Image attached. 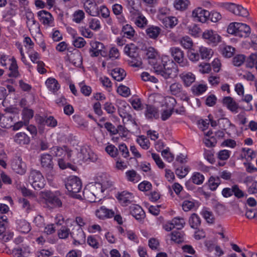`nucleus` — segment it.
<instances>
[{
    "mask_svg": "<svg viewBox=\"0 0 257 257\" xmlns=\"http://www.w3.org/2000/svg\"><path fill=\"white\" fill-rule=\"evenodd\" d=\"M151 65L155 72L165 79L173 78L177 74L178 69L176 65L168 55H162L160 62Z\"/></svg>",
    "mask_w": 257,
    "mask_h": 257,
    "instance_id": "f257e3e1",
    "label": "nucleus"
},
{
    "mask_svg": "<svg viewBox=\"0 0 257 257\" xmlns=\"http://www.w3.org/2000/svg\"><path fill=\"white\" fill-rule=\"evenodd\" d=\"M112 185V182L107 180H103L101 182L90 183L87 185L84 193L91 201H94L95 198L99 199L103 197L104 191L110 189Z\"/></svg>",
    "mask_w": 257,
    "mask_h": 257,
    "instance_id": "f03ea898",
    "label": "nucleus"
},
{
    "mask_svg": "<svg viewBox=\"0 0 257 257\" xmlns=\"http://www.w3.org/2000/svg\"><path fill=\"white\" fill-rule=\"evenodd\" d=\"M59 195V192L56 191H41L39 193V201L49 207H59L61 206L62 202L58 197Z\"/></svg>",
    "mask_w": 257,
    "mask_h": 257,
    "instance_id": "7ed1b4c3",
    "label": "nucleus"
},
{
    "mask_svg": "<svg viewBox=\"0 0 257 257\" xmlns=\"http://www.w3.org/2000/svg\"><path fill=\"white\" fill-rule=\"evenodd\" d=\"M118 111L119 116L122 118L124 123L131 122L136 124L135 121L128 111L131 109L128 104L125 100H119L117 102Z\"/></svg>",
    "mask_w": 257,
    "mask_h": 257,
    "instance_id": "20e7f679",
    "label": "nucleus"
},
{
    "mask_svg": "<svg viewBox=\"0 0 257 257\" xmlns=\"http://www.w3.org/2000/svg\"><path fill=\"white\" fill-rule=\"evenodd\" d=\"M29 181L35 190H40L44 187L46 181L41 173L37 170H32L29 176Z\"/></svg>",
    "mask_w": 257,
    "mask_h": 257,
    "instance_id": "39448f33",
    "label": "nucleus"
},
{
    "mask_svg": "<svg viewBox=\"0 0 257 257\" xmlns=\"http://www.w3.org/2000/svg\"><path fill=\"white\" fill-rule=\"evenodd\" d=\"M90 46L89 51L91 57H95L101 55L103 57H107V49L103 43L96 41H91L90 42Z\"/></svg>",
    "mask_w": 257,
    "mask_h": 257,
    "instance_id": "423d86ee",
    "label": "nucleus"
},
{
    "mask_svg": "<svg viewBox=\"0 0 257 257\" xmlns=\"http://www.w3.org/2000/svg\"><path fill=\"white\" fill-rule=\"evenodd\" d=\"M174 61L181 67L189 66L188 60L185 58L184 53L182 49L178 47H171L169 51Z\"/></svg>",
    "mask_w": 257,
    "mask_h": 257,
    "instance_id": "0eeeda50",
    "label": "nucleus"
},
{
    "mask_svg": "<svg viewBox=\"0 0 257 257\" xmlns=\"http://www.w3.org/2000/svg\"><path fill=\"white\" fill-rule=\"evenodd\" d=\"M65 186L72 195L79 192L82 188L81 180L76 176H71L68 178Z\"/></svg>",
    "mask_w": 257,
    "mask_h": 257,
    "instance_id": "6e6552de",
    "label": "nucleus"
},
{
    "mask_svg": "<svg viewBox=\"0 0 257 257\" xmlns=\"http://www.w3.org/2000/svg\"><path fill=\"white\" fill-rule=\"evenodd\" d=\"M203 38L206 43L212 46H216L221 40V36L217 32L212 30H206L202 34Z\"/></svg>",
    "mask_w": 257,
    "mask_h": 257,
    "instance_id": "1a4fd4ad",
    "label": "nucleus"
},
{
    "mask_svg": "<svg viewBox=\"0 0 257 257\" xmlns=\"http://www.w3.org/2000/svg\"><path fill=\"white\" fill-rule=\"evenodd\" d=\"M26 17L27 25L32 35L36 33L41 36L39 25L35 20L34 14L31 11L28 10L26 12Z\"/></svg>",
    "mask_w": 257,
    "mask_h": 257,
    "instance_id": "9d476101",
    "label": "nucleus"
},
{
    "mask_svg": "<svg viewBox=\"0 0 257 257\" xmlns=\"http://www.w3.org/2000/svg\"><path fill=\"white\" fill-rule=\"evenodd\" d=\"M223 7L235 15L246 17L248 16V12L247 9L242 7L241 5H236L233 3H224Z\"/></svg>",
    "mask_w": 257,
    "mask_h": 257,
    "instance_id": "9b49d317",
    "label": "nucleus"
},
{
    "mask_svg": "<svg viewBox=\"0 0 257 257\" xmlns=\"http://www.w3.org/2000/svg\"><path fill=\"white\" fill-rule=\"evenodd\" d=\"M210 12L201 7L195 8L192 11V18L194 21L205 23L209 17Z\"/></svg>",
    "mask_w": 257,
    "mask_h": 257,
    "instance_id": "f8f14e48",
    "label": "nucleus"
},
{
    "mask_svg": "<svg viewBox=\"0 0 257 257\" xmlns=\"http://www.w3.org/2000/svg\"><path fill=\"white\" fill-rule=\"evenodd\" d=\"M37 17L40 22L45 26H54V19L52 14L45 10H41L37 13Z\"/></svg>",
    "mask_w": 257,
    "mask_h": 257,
    "instance_id": "ddd939ff",
    "label": "nucleus"
},
{
    "mask_svg": "<svg viewBox=\"0 0 257 257\" xmlns=\"http://www.w3.org/2000/svg\"><path fill=\"white\" fill-rule=\"evenodd\" d=\"M116 198L120 204L123 206H126L133 202L135 196L130 192L123 191L118 193L116 195Z\"/></svg>",
    "mask_w": 257,
    "mask_h": 257,
    "instance_id": "4468645a",
    "label": "nucleus"
},
{
    "mask_svg": "<svg viewBox=\"0 0 257 257\" xmlns=\"http://www.w3.org/2000/svg\"><path fill=\"white\" fill-rule=\"evenodd\" d=\"M78 156L80 160L83 162H94L97 159V155L87 147L81 148Z\"/></svg>",
    "mask_w": 257,
    "mask_h": 257,
    "instance_id": "2eb2a0df",
    "label": "nucleus"
},
{
    "mask_svg": "<svg viewBox=\"0 0 257 257\" xmlns=\"http://www.w3.org/2000/svg\"><path fill=\"white\" fill-rule=\"evenodd\" d=\"M11 167L16 173L23 175L27 171V165L20 157L14 159L11 163Z\"/></svg>",
    "mask_w": 257,
    "mask_h": 257,
    "instance_id": "dca6fc26",
    "label": "nucleus"
},
{
    "mask_svg": "<svg viewBox=\"0 0 257 257\" xmlns=\"http://www.w3.org/2000/svg\"><path fill=\"white\" fill-rule=\"evenodd\" d=\"M50 152L52 155L56 157L70 159L72 156V151L66 146L63 147H54L51 149Z\"/></svg>",
    "mask_w": 257,
    "mask_h": 257,
    "instance_id": "f3484780",
    "label": "nucleus"
},
{
    "mask_svg": "<svg viewBox=\"0 0 257 257\" xmlns=\"http://www.w3.org/2000/svg\"><path fill=\"white\" fill-rule=\"evenodd\" d=\"M83 8L86 13L92 17L99 16L98 7L92 0H85L83 3Z\"/></svg>",
    "mask_w": 257,
    "mask_h": 257,
    "instance_id": "a211bd4d",
    "label": "nucleus"
},
{
    "mask_svg": "<svg viewBox=\"0 0 257 257\" xmlns=\"http://www.w3.org/2000/svg\"><path fill=\"white\" fill-rule=\"evenodd\" d=\"M72 236L73 238V243L76 246L83 244L86 241V235L82 229L78 227L75 231L72 232Z\"/></svg>",
    "mask_w": 257,
    "mask_h": 257,
    "instance_id": "6ab92c4d",
    "label": "nucleus"
},
{
    "mask_svg": "<svg viewBox=\"0 0 257 257\" xmlns=\"http://www.w3.org/2000/svg\"><path fill=\"white\" fill-rule=\"evenodd\" d=\"M179 77L185 87L190 86L196 80L195 75L189 71L183 72L179 75Z\"/></svg>",
    "mask_w": 257,
    "mask_h": 257,
    "instance_id": "aec40b11",
    "label": "nucleus"
},
{
    "mask_svg": "<svg viewBox=\"0 0 257 257\" xmlns=\"http://www.w3.org/2000/svg\"><path fill=\"white\" fill-rule=\"evenodd\" d=\"M95 214L99 219L103 220L113 217L114 212L112 210L107 209L104 206H101L96 210Z\"/></svg>",
    "mask_w": 257,
    "mask_h": 257,
    "instance_id": "412c9836",
    "label": "nucleus"
},
{
    "mask_svg": "<svg viewBox=\"0 0 257 257\" xmlns=\"http://www.w3.org/2000/svg\"><path fill=\"white\" fill-rule=\"evenodd\" d=\"M155 101L158 102H163V101H164L167 108L171 110L173 109L176 103L174 98L170 96L164 97L161 95L158 94L155 95Z\"/></svg>",
    "mask_w": 257,
    "mask_h": 257,
    "instance_id": "4be33fe9",
    "label": "nucleus"
},
{
    "mask_svg": "<svg viewBox=\"0 0 257 257\" xmlns=\"http://www.w3.org/2000/svg\"><path fill=\"white\" fill-rule=\"evenodd\" d=\"M220 127L228 134H231L236 131L235 125L227 118H223L219 120Z\"/></svg>",
    "mask_w": 257,
    "mask_h": 257,
    "instance_id": "5701e85b",
    "label": "nucleus"
},
{
    "mask_svg": "<svg viewBox=\"0 0 257 257\" xmlns=\"http://www.w3.org/2000/svg\"><path fill=\"white\" fill-rule=\"evenodd\" d=\"M13 253L16 257H27L31 253V248L29 245L23 244L21 246L14 249Z\"/></svg>",
    "mask_w": 257,
    "mask_h": 257,
    "instance_id": "b1692460",
    "label": "nucleus"
},
{
    "mask_svg": "<svg viewBox=\"0 0 257 257\" xmlns=\"http://www.w3.org/2000/svg\"><path fill=\"white\" fill-rule=\"evenodd\" d=\"M45 85L48 90L52 93H56L60 88V85L54 78L49 77L45 81Z\"/></svg>",
    "mask_w": 257,
    "mask_h": 257,
    "instance_id": "393cba45",
    "label": "nucleus"
},
{
    "mask_svg": "<svg viewBox=\"0 0 257 257\" xmlns=\"http://www.w3.org/2000/svg\"><path fill=\"white\" fill-rule=\"evenodd\" d=\"M247 186V192L250 194L257 193V181L253 177L248 176L245 178L244 181Z\"/></svg>",
    "mask_w": 257,
    "mask_h": 257,
    "instance_id": "a878e982",
    "label": "nucleus"
},
{
    "mask_svg": "<svg viewBox=\"0 0 257 257\" xmlns=\"http://www.w3.org/2000/svg\"><path fill=\"white\" fill-rule=\"evenodd\" d=\"M223 104L230 111L237 112L238 108V104L232 98L229 96L225 97L223 99Z\"/></svg>",
    "mask_w": 257,
    "mask_h": 257,
    "instance_id": "bb28decb",
    "label": "nucleus"
},
{
    "mask_svg": "<svg viewBox=\"0 0 257 257\" xmlns=\"http://www.w3.org/2000/svg\"><path fill=\"white\" fill-rule=\"evenodd\" d=\"M125 179L127 181L137 183L141 179V176L135 170H127L125 173Z\"/></svg>",
    "mask_w": 257,
    "mask_h": 257,
    "instance_id": "cd10ccee",
    "label": "nucleus"
},
{
    "mask_svg": "<svg viewBox=\"0 0 257 257\" xmlns=\"http://www.w3.org/2000/svg\"><path fill=\"white\" fill-rule=\"evenodd\" d=\"M14 139L15 143L21 145L29 144L30 142V137L23 132L16 134Z\"/></svg>",
    "mask_w": 257,
    "mask_h": 257,
    "instance_id": "c85d7f7f",
    "label": "nucleus"
},
{
    "mask_svg": "<svg viewBox=\"0 0 257 257\" xmlns=\"http://www.w3.org/2000/svg\"><path fill=\"white\" fill-rule=\"evenodd\" d=\"M160 21L166 28L172 29L178 24V20L175 17H160Z\"/></svg>",
    "mask_w": 257,
    "mask_h": 257,
    "instance_id": "c756f323",
    "label": "nucleus"
},
{
    "mask_svg": "<svg viewBox=\"0 0 257 257\" xmlns=\"http://www.w3.org/2000/svg\"><path fill=\"white\" fill-rule=\"evenodd\" d=\"M198 51L202 59L209 60L214 54V51L212 49L203 46L199 47Z\"/></svg>",
    "mask_w": 257,
    "mask_h": 257,
    "instance_id": "7c9ffc66",
    "label": "nucleus"
},
{
    "mask_svg": "<svg viewBox=\"0 0 257 257\" xmlns=\"http://www.w3.org/2000/svg\"><path fill=\"white\" fill-rule=\"evenodd\" d=\"M238 31L237 32L236 36L239 37H246L250 33V27L245 24L239 23Z\"/></svg>",
    "mask_w": 257,
    "mask_h": 257,
    "instance_id": "2f4dec72",
    "label": "nucleus"
},
{
    "mask_svg": "<svg viewBox=\"0 0 257 257\" xmlns=\"http://www.w3.org/2000/svg\"><path fill=\"white\" fill-rule=\"evenodd\" d=\"M16 223L17 230L22 233H27L31 230L30 223L25 220H17Z\"/></svg>",
    "mask_w": 257,
    "mask_h": 257,
    "instance_id": "473e14b6",
    "label": "nucleus"
},
{
    "mask_svg": "<svg viewBox=\"0 0 257 257\" xmlns=\"http://www.w3.org/2000/svg\"><path fill=\"white\" fill-rule=\"evenodd\" d=\"M130 209L131 213L136 219L139 220L144 217V212L140 206L137 204H133V205L131 207Z\"/></svg>",
    "mask_w": 257,
    "mask_h": 257,
    "instance_id": "72a5a7b5",
    "label": "nucleus"
},
{
    "mask_svg": "<svg viewBox=\"0 0 257 257\" xmlns=\"http://www.w3.org/2000/svg\"><path fill=\"white\" fill-rule=\"evenodd\" d=\"M241 155L247 161H251L256 157V152L250 148H243L241 150Z\"/></svg>",
    "mask_w": 257,
    "mask_h": 257,
    "instance_id": "f704fd0d",
    "label": "nucleus"
},
{
    "mask_svg": "<svg viewBox=\"0 0 257 257\" xmlns=\"http://www.w3.org/2000/svg\"><path fill=\"white\" fill-rule=\"evenodd\" d=\"M10 64L9 67L11 72L9 74L10 76L16 77L18 76L19 72L18 71V65L16 59L14 57H12L9 59L8 64Z\"/></svg>",
    "mask_w": 257,
    "mask_h": 257,
    "instance_id": "c9c22d12",
    "label": "nucleus"
},
{
    "mask_svg": "<svg viewBox=\"0 0 257 257\" xmlns=\"http://www.w3.org/2000/svg\"><path fill=\"white\" fill-rule=\"evenodd\" d=\"M137 50L138 48L135 44L130 43L125 46L123 52L127 56L131 58H134L137 55Z\"/></svg>",
    "mask_w": 257,
    "mask_h": 257,
    "instance_id": "e433bc0d",
    "label": "nucleus"
},
{
    "mask_svg": "<svg viewBox=\"0 0 257 257\" xmlns=\"http://www.w3.org/2000/svg\"><path fill=\"white\" fill-rule=\"evenodd\" d=\"M161 32V29L157 26H149L146 30L147 35L153 39H156Z\"/></svg>",
    "mask_w": 257,
    "mask_h": 257,
    "instance_id": "4c0bfd02",
    "label": "nucleus"
},
{
    "mask_svg": "<svg viewBox=\"0 0 257 257\" xmlns=\"http://www.w3.org/2000/svg\"><path fill=\"white\" fill-rule=\"evenodd\" d=\"M111 75L112 77L117 81H122L126 76V73L123 69L116 68L112 70Z\"/></svg>",
    "mask_w": 257,
    "mask_h": 257,
    "instance_id": "58836bf2",
    "label": "nucleus"
},
{
    "mask_svg": "<svg viewBox=\"0 0 257 257\" xmlns=\"http://www.w3.org/2000/svg\"><path fill=\"white\" fill-rule=\"evenodd\" d=\"M221 54L226 58H230L233 55L235 49L234 48L223 44L220 46Z\"/></svg>",
    "mask_w": 257,
    "mask_h": 257,
    "instance_id": "ea45409f",
    "label": "nucleus"
},
{
    "mask_svg": "<svg viewBox=\"0 0 257 257\" xmlns=\"http://www.w3.org/2000/svg\"><path fill=\"white\" fill-rule=\"evenodd\" d=\"M182 206L184 211H189L197 207L198 203L193 199H187L183 202Z\"/></svg>",
    "mask_w": 257,
    "mask_h": 257,
    "instance_id": "a19ab883",
    "label": "nucleus"
},
{
    "mask_svg": "<svg viewBox=\"0 0 257 257\" xmlns=\"http://www.w3.org/2000/svg\"><path fill=\"white\" fill-rule=\"evenodd\" d=\"M207 89L206 84H197L193 85L191 88L192 93L196 95H199L205 92Z\"/></svg>",
    "mask_w": 257,
    "mask_h": 257,
    "instance_id": "79ce46f5",
    "label": "nucleus"
},
{
    "mask_svg": "<svg viewBox=\"0 0 257 257\" xmlns=\"http://www.w3.org/2000/svg\"><path fill=\"white\" fill-rule=\"evenodd\" d=\"M170 235L171 240L177 243L182 242L185 239L184 234L179 231H173Z\"/></svg>",
    "mask_w": 257,
    "mask_h": 257,
    "instance_id": "37998d69",
    "label": "nucleus"
},
{
    "mask_svg": "<svg viewBox=\"0 0 257 257\" xmlns=\"http://www.w3.org/2000/svg\"><path fill=\"white\" fill-rule=\"evenodd\" d=\"M117 93L123 97H127L131 94L130 88L123 84L118 86L116 89Z\"/></svg>",
    "mask_w": 257,
    "mask_h": 257,
    "instance_id": "c03bdc74",
    "label": "nucleus"
},
{
    "mask_svg": "<svg viewBox=\"0 0 257 257\" xmlns=\"http://www.w3.org/2000/svg\"><path fill=\"white\" fill-rule=\"evenodd\" d=\"M221 183V180L218 176H211L208 181L209 189L211 191H215Z\"/></svg>",
    "mask_w": 257,
    "mask_h": 257,
    "instance_id": "a18cd8bd",
    "label": "nucleus"
},
{
    "mask_svg": "<svg viewBox=\"0 0 257 257\" xmlns=\"http://www.w3.org/2000/svg\"><path fill=\"white\" fill-rule=\"evenodd\" d=\"M41 162L42 166L44 168H52V157L49 154H44L41 158Z\"/></svg>",
    "mask_w": 257,
    "mask_h": 257,
    "instance_id": "49530a36",
    "label": "nucleus"
},
{
    "mask_svg": "<svg viewBox=\"0 0 257 257\" xmlns=\"http://www.w3.org/2000/svg\"><path fill=\"white\" fill-rule=\"evenodd\" d=\"M173 5L176 10L183 11L188 7L189 1L188 0H174Z\"/></svg>",
    "mask_w": 257,
    "mask_h": 257,
    "instance_id": "de8ad7c7",
    "label": "nucleus"
},
{
    "mask_svg": "<svg viewBox=\"0 0 257 257\" xmlns=\"http://www.w3.org/2000/svg\"><path fill=\"white\" fill-rule=\"evenodd\" d=\"M180 44L184 49L188 50L192 49L193 46L192 39L188 36L182 37L180 40Z\"/></svg>",
    "mask_w": 257,
    "mask_h": 257,
    "instance_id": "09e8293b",
    "label": "nucleus"
},
{
    "mask_svg": "<svg viewBox=\"0 0 257 257\" xmlns=\"http://www.w3.org/2000/svg\"><path fill=\"white\" fill-rule=\"evenodd\" d=\"M66 223L68 226L73 225L76 223L78 225V227L81 228L86 224L85 220L80 216H77L75 218V220L68 219L66 221Z\"/></svg>",
    "mask_w": 257,
    "mask_h": 257,
    "instance_id": "8fccbe9b",
    "label": "nucleus"
},
{
    "mask_svg": "<svg viewBox=\"0 0 257 257\" xmlns=\"http://www.w3.org/2000/svg\"><path fill=\"white\" fill-rule=\"evenodd\" d=\"M85 18V13L81 10H78L72 15V20L76 23H80Z\"/></svg>",
    "mask_w": 257,
    "mask_h": 257,
    "instance_id": "3c124183",
    "label": "nucleus"
},
{
    "mask_svg": "<svg viewBox=\"0 0 257 257\" xmlns=\"http://www.w3.org/2000/svg\"><path fill=\"white\" fill-rule=\"evenodd\" d=\"M137 142L140 147L144 150L148 149L150 146L149 140L144 136L138 137Z\"/></svg>",
    "mask_w": 257,
    "mask_h": 257,
    "instance_id": "603ef678",
    "label": "nucleus"
},
{
    "mask_svg": "<svg viewBox=\"0 0 257 257\" xmlns=\"http://www.w3.org/2000/svg\"><path fill=\"white\" fill-rule=\"evenodd\" d=\"M191 179L193 183L196 185H201L203 183L205 177L200 173L194 172L192 174Z\"/></svg>",
    "mask_w": 257,
    "mask_h": 257,
    "instance_id": "864d4df0",
    "label": "nucleus"
},
{
    "mask_svg": "<svg viewBox=\"0 0 257 257\" xmlns=\"http://www.w3.org/2000/svg\"><path fill=\"white\" fill-rule=\"evenodd\" d=\"M88 24L89 28L95 31H98L101 28L100 21L96 18L89 19Z\"/></svg>",
    "mask_w": 257,
    "mask_h": 257,
    "instance_id": "5fc2aeb1",
    "label": "nucleus"
},
{
    "mask_svg": "<svg viewBox=\"0 0 257 257\" xmlns=\"http://www.w3.org/2000/svg\"><path fill=\"white\" fill-rule=\"evenodd\" d=\"M69 159H68L67 157L66 159L63 157L59 159L58 160V164L60 168L62 170L66 168H70L73 170H75V167L70 165L68 162H67V161Z\"/></svg>",
    "mask_w": 257,
    "mask_h": 257,
    "instance_id": "6e6d98bb",
    "label": "nucleus"
},
{
    "mask_svg": "<svg viewBox=\"0 0 257 257\" xmlns=\"http://www.w3.org/2000/svg\"><path fill=\"white\" fill-rule=\"evenodd\" d=\"M122 31L128 39L133 38L136 33V32L132 26L129 24L124 25L122 28Z\"/></svg>",
    "mask_w": 257,
    "mask_h": 257,
    "instance_id": "4d7b16f0",
    "label": "nucleus"
},
{
    "mask_svg": "<svg viewBox=\"0 0 257 257\" xmlns=\"http://www.w3.org/2000/svg\"><path fill=\"white\" fill-rule=\"evenodd\" d=\"M200 222L199 216L195 213L192 214L189 218V223L192 228H197L200 225Z\"/></svg>",
    "mask_w": 257,
    "mask_h": 257,
    "instance_id": "13d9d810",
    "label": "nucleus"
},
{
    "mask_svg": "<svg viewBox=\"0 0 257 257\" xmlns=\"http://www.w3.org/2000/svg\"><path fill=\"white\" fill-rule=\"evenodd\" d=\"M246 65L248 68L255 67L257 70V54H251L246 60Z\"/></svg>",
    "mask_w": 257,
    "mask_h": 257,
    "instance_id": "bf43d9fd",
    "label": "nucleus"
},
{
    "mask_svg": "<svg viewBox=\"0 0 257 257\" xmlns=\"http://www.w3.org/2000/svg\"><path fill=\"white\" fill-rule=\"evenodd\" d=\"M201 214L208 223H212L214 222V215L208 209L204 208L201 211Z\"/></svg>",
    "mask_w": 257,
    "mask_h": 257,
    "instance_id": "052dcab7",
    "label": "nucleus"
},
{
    "mask_svg": "<svg viewBox=\"0 0 257 257\" xmlns=\"http://www.w3.org/2000/svg\"><path fill=\"white\" fill-rule=\"evenodd\" d=\"M0 124L3 127H11L13 125V119L11 116L2 115V119Z\"/></svg>",
    "mask_w": 257,
    "mask_h": 257,
    "instance_id": "680f3d73",
    "label": "nucleus"
},
{
    "mask_svg": "<svg viewBox=\"0 0 257 257\" xmlns=\"http://www.w3.org/2000/svg\"><path fill=\"white\" fill-rule=\"evenodd\" d=\"M170 90L173 95H178L182 91V84L179 82H174L170 86Z\"/></svg>",
    "mask_w": 257,
    "mask_h": 257,
    "instance_id": "e2e57ef3",
    "label": "nucleus"
},
{
    "mask_svg": "<svg viewBox=\"0 0 257 257\" xmlns=\"http://www.w3.org/2000/svg\"><path fill=\"white\" fill-rule=\"evenodd\" d=\"M120 53L117 48L115 47H112L109 50L107 56L109 59L111 60H116L119 58Z\"/></svg>",
    "mask_w": 257,
    "mask_h": 257,
    "instance_id": "0e129e2a",
    "label": "nucleus"
},
{
    "mask_svg": "<svg viewBox=\"0 0 257 257\" xmlns=\"http://www.w3.org/2000/svg\"><path fill=\"white\" fill-rule=\"evenodd\" d=\"M34 112L33 110L25 108L22 112V119L25 120V123H29V120L33 117Z\"/></svg>",
    "mask_w": 257,
    "mask_h": 257,
    "instance_id": "69168bd1",
    "label": "nucleus"
},
{
    "mask_svg": "<svg viewBox=\"0 0 257 257\" xmlns=\"http://www.w3.org/2000/svg\"><path fill=\"white\" fill-rule=\"evenodd\" d=\"M73 45L77 48H81L84 47L86 44V41L81 37L77 36L74 38L72 41Z\"/></svg>",
    "mask_w": 257,
    "mask_h": 257,
    "instance_id": "338daca9",
    "label": "nucleus"
},
{
    "mask_svg": "<svg viewBox=\"0 0 257 257\" xmlns=\"http://www.w3.org/2000/svg\"><path fill=\"white\" fill-rule=\"evenodd\" d=\"M148 21L147 19L142 15H139L136 18L135 23L139 28H143L147 25Z\"/></svg>",
    "mask_w": 257,
    "mask_h": 257,
    "instance_id": "774afa93",
    "label": "nucleus"
}]
</instances>
